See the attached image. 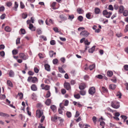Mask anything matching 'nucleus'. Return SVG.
Listing matches in <instances>:
<instances>
[{
	"label": "nucleus",
	"mask_w": 128,
	"mask_h": 128,
	"mask_svg": "<svg viewBox=\"0 0 128 128\" xmlns=\"http://www.w3.org/2000/svg\"><path fill=\"white\" fill-rule=\"evenodd\" d=\"M111 106L114 108L118 109L120 107V103L116 101H113L111 102Z\"/></svg>",
	"instance_id": "f257e3e1"
},
{
	"label": "nucleus",
	"mask_w": 128,
	"mask_h": 128,
	"mask_svg": "<svg viewBox=\"0 0 128 128\" xmlns=\"http://www.w3.org/2000/svg\"><path fill=\"white\" fill-rule=\"evenodd\" d=\"M102 14L104 16H106V17L107 18H109L112 14V13L110 12H108L106 10H105L103 11Z\"/></svg>",
	"instance_id": "f03ea898"
},
{
	"label": "nucleus",
	"mask_w": 128,
	"mask_h": 128,
	"mask_svg": "<svg viewBox=\"0 0 128 128\" xmlns=\"http://www.w3.org/2000/svg\"><path fill=\"white\" fill-rule=\"evenodd\" d=\"M36 116L38 118H40L42 116L44 115L43 112L42 110H38L36 111Z\"/></svg>",
	"instance_id": "7ed1b4c3"
},
{
	"label": "nucleus",
	"mask_w": 128,
	"mask_h": 128,
	"mask_svg": "<svg viewBox=\"0 0 128 128\" xmlns=\"http://www.w3.org/2000/svg\"><path fill=\"white\" fill-rule=\"evenodd\" d=\"M19 57L22 60H25L28 58V56L23 53H20L19 54Z\"/></svg>",
	"instance_id": "20e7f679"
},
{
	"label": "nucleus",
	"mask_w": 128,
	"mask_h": 128,
	"mask_svg": "<svg viewBox=\"0 0 128 128\" xmlns=\"http://www.w3.org/2000/svg\"><path fill=\"white\" fill-rule=\"evenodd\" d=\"M95 88L94 87H92L90 88L89 90V93L91 95L94 94L95 92Z\"/></svg>",
	"instance_id": "39448f33"
},
{
	"label": "nucleus",
	"mask_w": 128,
	"mask_h": 128,
	"mask_svg": "<svg viewBox=\"0 0 128 128\" xmlns=\"http://www.w3.org/2000/svg\"><path fill=\"white\" fill-rule=\"evenodd\" d=\"M89 34V33L86 30L82 31L80 33V35L84 37H87Z\"/></svg>",
	"instance_id": "423d86ee"
},
{
	"label": "nucleus",
	"mask_w": 128,
	"mask_h": 128,
	"mask_svg": "<svg viewBox=\"0 0 128 128\" xmlns=\"http://www.w3.org/2000/svg\"><path fill=\"white\" fill-rule=\"evenodd\" d=\"M64 86L66 89L68 90H71V86L69 83L65 82L64 84Z\"/></svg>",
	"instance_id": "0eeeda50"
},
{
	"label": "nucleus",
	"mask_w": 128,
	"mask_h": 128,
	"mask_svg": "<svg viewBox=\"0 0 128 128\" xmlns=\"http://www.w3.org/2000/svg\"><path fill=\"white\" fill-rule=\"evenodd\" d=\"M86 87V84H85L84 83H81L79 86V88L80 90H83Z\"/></svg>",
	"instance_id": "6e6552de"
},
{
	"label": "nucleus",
	"mask_w": 128,
	"mask_h": 128,
	"mask_svg": "<svg viewBox=\"0 0 128 128\" xmlns=\"http://www.w3.org/2000/svg\"><path fill=\"white\" fill-rule=\"evenodd\" d=\"M28 28L32 31H35L36 30V28L32 24H30Z\"/></svg>",
	"instance_id": "1a4fd4ad"
},
{
	"label": "nucleus",
	"mask_w": 128,
	"mask_h": 128,
	"mask_svg": "<svg viewBox=\"0 0 128 128\" xmlns=\"http://www.w3.org/2000/svg\"><path fill=\"white\" fill-rule=\"evenodd\" d=\"M59 17L62 21H64L67 19V18L66 16H64L63 14H61L60 15Z\"/></svg>",
	"instance_id": "9d476101"
},
{
	"label": "nucleus",
	"mask_w": 128,
	"mask_h": 128,
	"mask_svg": "<svg viewBox=\"0 0 128 128\" xmlns=\"http://www.w3.org/2000/svg\"><path fill=\"white\" fill-rule=\"evenodd\" d=\"M31 88L32 90L34 91H36L37 90V87L34 84H33L31 86Z\"/></svg>",
	"instance_id": "9b49d317"
},
{
	"label": "nucleus",
	"mask_w": 128,
	"mask_h": 128,
	"mask_svg": "<svg viewBox=\"0 0 128 128\" xmlns=\"http://www.w3.org/2000/svg\"><path fill=\"white\" fill-rule=\"evenodd\" d=\"M18 4L16 2H14V6L13 8V9L15 11H17V8L18 6Z\"/></svg>",
	"instance_id": "f8f14e48"
},
{
	"label": "nucleus",
	"mask_w": 128,
	"mask_h": 128,
	"mask_svg": "<svg viewBox=\"0 0 128 128\" xmlns=\"http://www.w3.org/2000/svg\"><path fill=\"white\" fill-rule=\"evenodd\" d=\"M45 68L46 70L48 71H50V66L48 64H46L44 65Z\"/></svg>",
	"instance_id": "ddd939ff"
},
{
	"label": "nucleus",
	"mask_w": 128,
	"mask_h": 128,
	"mask_svg": "<svg viewBox=\"0 0 128 128\" xmlns=\"http://www.w3.org/2000/svg\"><path fill=\"white\" fill-rule=\"evenodd\" d=\"M95 46H94L91 48L89 49L88 52L90 53H92L95 50Z\"/></svg>",
	"instance_id": "4468645a"
},
{
	"label": "nucleus",
	"mask_w": 128,
	"mask_h": 128,
	"mask_svg": "<svg viewBox=\"0 0 128 128\" xmlns=\"http://www.w3.org/2000/svg\"><path fill=\"white\" fill-rule=\"evenodd\" d=\"M77 12L79 14H82L84 12V10L81 8H78L77 10Z\"/></svg>",
	"instance_id": "2eb2a0df"
},
{
	"label": "nucleus",
	"mask_w": 128,
	"mask_h": 128,
	"mask_svg": "<svg viewBox=\"0 0 128 128\" xmlns=\"http://www.w3.org/2000/svg\"><path fill=\"white\" fill-rule=\"evenodd\" d=\"M51 102V99H47L45 102V104L47 106H49L50 105Z\"/></svg>",
	"instance_id": "dca6fc26"
},
{
	"label": "nucleus",
	"mask_w": 128,
	"mask_h": 128,
	"mask_svg": "<svg viewBox=\"0 0 128 128\" xmlns=\"http://www.w3.org/2000/svg\"><path fill=\"white\" fill-rule=\"evenodd\" d=\"M116 85L114 84H111L109 86V88L112 90H114L116 87Z\"/></svg>",
	"instance_id": "f3484780"
},
{
	"label": "nucleus",
	"mask_w": 128,
	"mask_h": 128,
	"mask_svg": "<svg viewBox=\"0 0 128 128\" xmlns=\"http://www.w3.org/2000/svg\"><path fill=\"white\" fill-rule=\"evenodd\" d=\"M38 78L35 77H32V82L33 83H35L36 82H38Z\"/></svg>",
	"instance_id": "a211bd4d"
},
{
	"label": "nucleus",
	"mask_w": 128,
	"mask_h": 128,
	"mask_svg": "<svg viewBox=\"0 0 128 128\" xmlns=\"http://www.w3.org/2000/svg\"><path fill=\"white\" fill-rule=\"evenodd\" d=\"M9 76L10 77H13L14 75V72L12 70L10 71L9 74Z\"/></svg>",
	"instance_id": "6ab92c4d"
},
{
	"label": "nucleus",
	"mask_w": 128,
	"mask_h": 128,
	"mask_svg": "<svg viewBox=\"0 0 128 128\" xmlns=\"http://www.w3.org/2000/svg\"><path fill=\"white\" fill-rule=\"evenodd\" d=\"M124 10V8L123 6H120L119 8V12L120 13H122Z\"/></svg>",
	"instance_id": "aec40b11"
},
{
	"label": "nucleus",
	"mask_w": 128,
	"mask_h": 128,
	"mask_svg": "<svg viewBox=\"0 0 128 128\" xmlns=\"http://www.w3.org/2000/svg\"><path fill=\"white\" fill-rule=\"evenodd\" d=\"M91 14L92 13L91 12H88L87 13L86 15V18L88 19H90L91 18H92L91 17Z\"/></svg>",
	"instance_id": "412c9836"
},
{
	"label": "nucleus",
	"mask_w": 128,
	"mask_h": 128,
	"mask_svg": "<svg viewBox=\"0 0 128 128\" xmlns=\"http://www.w3.org/2000/svg\"><path fill=\"white\" fill-rule=\"evenodd\" d=\"M7 84L8 86L11 87H13V85L12 83L10 80H7Z\"/></svg>",
	"instance_id": "4be33fe9"
},
{
	"label": "nucleus",
	"mask_w": 128,
	"mask_h": 128,
	"mask_svg": "<svg viewBox=\"0 0 128 128\" xmlns=\"http://www.w3.org/2000/svg\"><path fill=\"white\" fill-rule=\"evenodd\" d=\"M100 9L98 8H95L94 12L96 14H99L100 12Z\"/></svg>",
	"instance_id": "5701e85b"
},
{
	"label": "nucleus",
	"mask_w": 128,
	"mask_h": 128,
	"mask_svg": "<svg viewBox=\"0 0 128 128\" xmlns=\"http://www.w3.org/2000/svg\"><path fill=\"white\" fill-rule=\"evenodd\" d=\"M0 116L4 117L6 116V117H8L9 116V115L6 114L4 113L1 112H0Z\"/></svg>",
	"instance_id": "b1692460"
},
{
	"label": "nucleus",
	"mask_w": 128,
	"mask_h": 128,
	"mask_svg": "<svg viewBox=\"0 0 128 128\" xmlns=\"http://www.w3.org/2000/svg\"><path fill=\"white\" fill-rule=\"evenodd\" d=\"M36 32L38 34H41L42 33L41 29L40 28H38L36 30Z\"/></svg>",
	"instance_id": "393cba45"
},
{
	"label": "nucleus",
	"mask_w": 128,
	"mask_h": 128,
	"mask_svg": "<svg viewBox=\"0 0 128 128\" xmlns=\"http://www.w3.org/2000/svg\"><path fill=\"white\" fill-rule=\"evenodd\" d=\"M95 67V66L94 64H92L90 65L89 67V68L90 70H92Z\"/></svg>",
	"instance_id": "a878e982"
},
{
	"label": "nucleus",
	"mask_w": 128,
	"mask_h": 128,
	"mask_svg": "<svg viewBox=\"0 0 128 128\" xmlns=\"http://www.w3.org/2000/svg\"><path fill=\"white\" fill-rule=\"evenodd\" d=\"M58 118L57 116H53L51 118V120L52 121L56 122Z\"/></svg>",
	"instance_id": "bb28decb"
},
{
	"label": "nucleus",
	"mask_w": 128,
	"mask_h": 128,
	"mask_svg": "<svg viewBox=\"0 0 128 128\" xmlns=\"http://www.w3.org/2000/svg\"><path fill=\"white\" fill-rule=\"evenodd\" d=\"M4 29L7 32H10L11 30V28L8 26H6Z\"/></svg>",
	"instance_id": "cd10ccee"
},
{
	"label": "nucleus",
	"mask_w": 128,
	"mask_h": 128,
	"mask_svg": "<svg viewBox=\"0 0 128 128\" xmlns=\"http://www.w3.org/2000/svg\"><path fill=\"white\" fill-rule=\"evenodd\" d=\"M108 76L109 77H111L113 75V72L112 71H108L107 72Z\"/></svg>",
	"instance_id": "c85d7f7f"
},
{
	"label": "nucleus",
	"mask_w": 128,
	"mask_h": 128,
	"mask_svg": "<svg viewBox=\"0 0 128 128\" xmlns=\"http://www.w3.org/2000/svg\"><path fill=\"white\" fill-rule=\"evenodd\" d=\"M58 70L61 73H64L66 72L61 67H58Z\"/></svg>",
	"instance_id": "c756f323"
},
{
	"label": "nucleus",
	"mask_w": 128,
	"mask_h": 128,
	"mask_svg": "<svg viewBox=\"0 0 128 128\" xmlns=\"http://www.w3.org/2000/svg\"><path fill=\"white\" fill-rule=\"evenodd\" d=\"M66 114L68 118H70L71 117L72 114L71 112H67Z\"/></svg>",
	"instance_id": "7c9ffc66"
},
{
	"label": "nucleus",
	"mask_w": 128,
	"mask_h": 128,
	"mask_svg": "<svg viewBox=\"0 0 128 128\" xmlns=\"http://www.w3.org/2000/svg\"><path fill=\"white\" fill-rule=\"evenodd\" d=\"M74 16L73 14H71V15H69L68 16V19L70 20H71L72 21V19L74 18Z\"/></svg>",
	"instance_id": "2f4dec72"
},
{
	"label": "nucleus",
	"mask_w": 128,
	"mask_h": 128,
	"mask_svg": "<svg viewBox=\"0 0 128 128\" xmlns=\"http://www.w3.org/2000/svg\"><path fill=\"white\" fill-rule=\"evenodd\" d=\"M80 93L81 95L84 96L86 94V92L85 90H81L80 91Z\"/></svg>",
	"instance_id": "473e14b6"
},
{
	"label": "nucleus",
	"mask_w": 128,
	"mask_h": 128,
	"mask_svg": "<svg viewBox=\"0 0 128 128\" xmlns=\"http://www.w3.org/2000/svg\"><path fill=\"white\" fill-rule=\"evenodd\" d=\"M111 80L114 83L116 82L117 81L116 78L115 76L113 77L111 79Z\"/></svg>",
	"instance_id": "72a5a7b5"
},
{
	"label": "nucleus",
	"mask_w": 128,
	"mask_h": 128,
	"mask_svg": "<svg viewBox=\"0 0 128 128\" xmlns=\"http://www.w3.org/2000/svg\"><path fill=\"white\" fill-rule=\"evenodd\" d=\"M50 108L53 110V112H54L56 109V106L54 105H52L50 106Z\"/></svg>",
	"instance_id": "f704fd0d"
},
{
	"label": "nucleus",
	"mask_w": 128,
	"mask_h": 128,
	"mask_svg": "<svg viewBox=\"0 0 128 128\" xmlns=\"http://www.w3.org/2000/svg\"><path fill=\"white\" fill-rule=\"evenodd\" d=\"M49 54L50 57H52L53 56L54 54V52L52 50L50 51L49 52Z\"/></svg>",
	"instance_id": "c9c22d12"
},
{
	"label": "nucleus",
	"mask_w": 128,
	"mask_h": 128,
	"mask_svg": "<svg viewBox=\"0 0 128 128\" xmlns=\"http://www.w3.org/2000/svg\"><path fill=\"white\" fill-rule=\"evenodd\" d=\"M27 14L26 13H24L22 14V18L24 19L26 18L27 16Z\"/></svg>",
	"instance_id": "e433bc0d"
},
{
	"label": "nucleus",
	"mask_w": 128,
	"mask_h": 128,
	"mask_svg": "<svg viewBox=\"0 0 128 128\" xmlns=\"http://www.w3.org/2000/svg\"><path fill=\"white\" fill-rule=\"evenodd\" d=\"M123 14L125 16H128V11L126 10H124L123 12Z\"/></svg>",
	"instance_id": "4c0bfd02"
},
{
	"label": "nucleus",
	"mask_w": 128,
	"mask_h": 128,
	"mask_svg": "<svg viewBox=\"0 0 128 128\" xmlns=\"http://www.w3.org/2000/svg\"><path fill=\"white\" fill-rule=\"evenodd\" d=\"M12 52L13 54L16 55L18 53V50H12Z\"/></svg>",
	"instance_id": "58836bf2"
},
{
	"label": "nucleus",
	"mask_w": 128,
	"mask_h": 128,
	"mask_svg": "<svg viewBox=\"0 0 128 128\" xmlns=\"http://www.w3.org/2000/svg\"><path fill=\"white\" fill-rule=\"evenodd\" d=\"M51 96V93L50 91L47 92L46 97V98L49 97Z\"/></svg>",
	"instance_id": "ea45409f"
},
{
	"label": "nucleus",
	"mask_w": 128,
	"mask_h": 128,
	"mask_svg": "<svg viewBox=\"0 0 128 128\" xmlns=\"http://www.w3.org/2000/svg\"><path fill=\"white\" fill-rule=\"evenodd\" d=\"M96 117L94 116L93 117L92 120L94 123V124H96Z\"/></svg>",
	"instance_id": "a19ab883"
},
{
	"label": "nucleus",
	"mask_w": 128,
	"mask_h": 128,
	"mask_svg": "<svg viewBox=\"0 0 128 128\" xmlns=\"http://www.w3.org/2000/svg\"><path fill=\"white\" fill-rule=\"evenodd\" d=\"M42 89H45L46 90H48L50 89V86L48 85H46L45 87L44 88H42Z\"/></svg>",
	"instance_id": "79ce46f5"
},
{
	"label": "nucleus",
	"mask_w": 128,
	"mask_h": 128,
	"mask_svg": "<svg viewBox=\"0 0 128 128\" xmlns=\"http://www.w3.org/2000/svg\"><path fill=\"white\" fill-rule=\"evenodd\" d=\"M83 17L82 16H79L78 18V20L80 22H82L83 20Z\"/></svg>",
	"instance_id": "37998d69"
},
{
	"label": "nucleus",
	"mask_w": 128,
	"mask_h": 128,
	"mask_svg": "<svg viewBox=\"0 0 128 128\" xmlns=\"http://www.w3.org/2000/svg\"><path fill=\"white\" fill-rule=\"evenodd\" d=\"M52 62L54 64H56L58 63V60L57 59H55L53 60Z\"/></svg>",
	"instance_id": "c03bdc74"
},
{
	"label": "nucleus",
	"mask_w": 128,
	"mask_h": 128,
	"mask_svg": "<svg viewBox=\"0 0 128 128\" xmlns=\"http://www.w3.org/2000/svg\"><path fill=\"white\" fill-rule=\"evenodd\" d=\"M41 116L42 117L40 119V122L41 123H42L43 122L44 120L45 119V116L44 115Z\"/></svg>",
	"instance_id": "a18cd8bd"
},
{
	"label": "nucleus",
	"mask_w": 128,
	"mask_h": 128,
	"mask_svg": "<svg viewBox=\"0 0 128 128\" xmlns=\"http://www.w3.org/2000/svg\"><path fill=\"white\" fill-rule=\"evenodd\" d=\"M89 78V76L87 75H86L84 76V79L85 80H87Z\"/></svg>",
	"instance_id": "49530a36"
},
{
	"label": "nucleus",
	"mask_w": 128,
	"mask_h": 128,
	"mask_svg": "<svg viewBox=\"0 0 128 128\" xmlns=\"http://www.w3.org/2000/svg\"><path fill=\"white\" fill-rule=\"evenodd\" d=\"M108 9L110 10H113L114 9L112 5H110L109 6Z\"/></svg>",
	"instance_id": "de8ad7c7"
},
{
	"label": "nucleus",
	"mask_w": 128,
	"mask_h": 128,
	"mask_svg": "<svg viewBox=\"0 0 128 128\" xmlns=\"http://www.w3.org/2000/svg\"><path fill=\"white\" fill-rule=\"evenodd\" d=\"M116 96H118L119 98H121L122 94L120 92H118L117 93Z\"/></svg>",
	"instance_id": "09e8293b"
},
{
	"label": "nucleus",
	"mask_w": 128,
	"mask_h": 128,
	"mask_svg": "<svg viewBox=\"0 0 128 128\" xmlns=\"http://www.w3.org/2000/svg\"><path fill=\"white\" fill-rule=\"evenodd\" d=\"M102 89L103 91L104 92H108L107 89L105 88L104 87H102Z\"/></svg>",
	"instance_id": "8fccbe9b"
},
{
	"label": "nucleus",
	"mask_w": 128,
	"mask_h": 128,
	"mask_svg": "<svg viewBox=\"0 0 128 128\" xmlns=\"http://www.w3.org/2000/svg\"><path fill=\"white\" fill-rule=\"evenodd\" d=\"M20 6L21 8L22 9L24 8L25 7V6L24 4L22 2H20Z\"/></svg>",
	"instance_id": "3c124183"
},
{
	"label": "nucleus",
	"mask_w": 128,
	"mask_h": 128,
	"mask_svg": "<svg viewBox=\"0 0 128 128\" xmlns=\"http://www.w3.org/2000/svg\"><path fill=\"white\" fill-rule=\"evenodd\" d=\"M74 96L76 98V99H79L80 98V96L79 94L74 95Z\"/></svg>",
	"instance_id": "603ef678"
},
{
	"label": "nucleus",
	"mask_w": 128,
	"mask_h": 128,
	"mask_svg": "<svg viewBox=\"0 0 128 128\" xmlns=\"http://www.w3.org/2000/svg\"><path fill=\"white\" fill-rule=\"evenodd\" d=\"M18 95L20 97V99H22L23 97V94L22 92L19 93L18 94Z\"/></svg>",
	"instance_id": "864d4df0"
},
{
	"label": "nucleus",
	"mask_w": 128,
	"mask_h": 128,
	"mask_svg": "<svg viewBox=\"0 0 128 128\" xmlns=\"http://www.w3.org/2000/svg\"><path fill=\"white\" fill-rule=\"evenodd\" d=\"M6 16V14H3L1 16L0 18L1 19L3 20L5 18Z\"/></svg>",
	"instance_id": "5fc2aeb1"
},
{
	"label": "nucleus",
	"mask_w": 128,
	"mask_h": 128,
	"mask_svg": "<svg viewBox=\"0 0 128 128\" xmlns=\"http://www.w3.org/2000/svg\"><path fill=\"white\" fill-rule=\"evenodd\" d=\"M32 77L31 76H29L28 79L27 81L28 82H32Z\"/></svg>",
	"instance_id": "6e6d98bb"
},
{
	"label": "nucleus",
	"mask_w": 128,
	"mask_h": 128,
	"mask_svg": "<svg viewBox=\"0 0 128 128\" xmlns=\"http://www.w3.org/2000/svg\"><path fill=\"white\" fill-rule=\"evenodd\" d=\"M0 55L2 57L4 56L5 55V53L4 51H2L0 52Z\"/></svg>",
	"instance_id": "4d7b16f0"
},
{
	"label": "nucleus",
	"mask_w": 128,
	"mask_h": 128,
	"mask_svg": "<svg viewBox=\"0 0 128 128\" xmlns=\"http://www.w3.org/2000/svg\"><path fill=\"white\" fill-rule=\"evenodd\" d=\"M124 70H128V65H126L124 66Z\"/></svg>",
	"instance_id": "13d9d810"
},
{
	"label": "nucleus",
	"mask_w": 128,
	"mask_h": 128,
	"mask_svg": "<svg viewBox=\"0 0 128 128\" xmlns=\"http://www.w3.org/2000/svg\"><path fill=\"white\" fill-rule=\"evenodd\" d=\"M20 31L21 33L22 34H24L26 33V31L24 29H20Z\"/></svg>",
	"instance_id": "bf43d9fd"
},
{
	"label": "nucleus",
	"mask_w": 128,
	"mask_h": 128,
	"mask_svg": "<svg viewBox=\"0 0 128 128\" xmlns=\"http://www.w3.org/2000/svg\"><path fill=\"white\" fill-rule=\"evenodd\" d=\"M84 44L86 45H88L90 44V42H88V40H86L84 41Z\"/></svg>",
	"instance_id": "052dcab7"
},
{
	"label": "nucleus",
	"mask_w": 128,
	"mask_h": 128,
	"mask_svg": "<svg viewBox=\"0 0 128 128\" xmlns=\"http://www.w3.org/2000/svg\"><path fill=\"white\" fill-rule=\"evenodd\" d=\"M7 6L8 7L11 6L12 5V3L10 2H8L6 3Z\"/></svg>",
	"instance_id": "680f3d73"
},
{
	"label": "nucleus",
	"mask_w": 128,
	"mask_h": 128,
	"mask_svg": "<svg viewBox=\"0 0 128 128\" xmlns=\"http://www.w3.org/2000/svg\"><path fill=\"white\" fill-rule=\"evenodd\" d=\"M39 70L36 67H35L34 68V72L36 73H38L39 72Z\"/></svg>",
	"instance_id": "e2e57ef3"
},
{
	"label": "nucleus",
	"mask_w": 128,
	"mask_h": 128,
	"mask_svg": "<svg viewBox=\"0 0 128 128\" xmlns=\"http://www.w3.org/2000/svg\"><path fill=\"white\" fill-rule=\"evenodd\" d=\"M68 100H66L65 101L64 104V106H67L68 104Z\"/></svg>",
	"instance_id": "0e129e2a"
},
{
	"label": "nucleus",
	"mask_w": 128,
	"mask_h": 128,
	"mask_svg": "<svg viewBox=\"0 0 128 128\" xmlns=\"http://www.w3.org/2000/svg\"><path fill=\"white\" fill-rule=\"evenodd\" d=\"M50 44L52 45H54L55 44V42L54 40H52L50 41Z\"/></svg>",
	"instance_id": "69168bd1"
},
{
	"label": "nucleus",
	"mask_w": 128,
	"mask_h": 128,
	"mask_svg": "<svg viewBox=\"0 0 128 128\" xmlns=\"http://www.w3.org/2000/svg\"><path fill=\"white\" fill-rule=\"evenodd\" d=\"M5 8L4 6L0 7V12L3 11L4 10Z\"/></svg>",
	"instance_id": "338daca9"
},
{
	"label": "nucleus",
	"mask_w": 128,
	"mask_h": 128,
	"mask_svg": "<svg viewBox=\"0 0 128 128\" xmlns=\"http://www.w3.org/2000/svg\"><path fill=\"white\" fill-rule=\"evenodd\" d=\"M42 124H40L38 126V128H45L44 126H42Z\"/></svg>",
	"instance_id": "774afa93"
}]
</instances>
